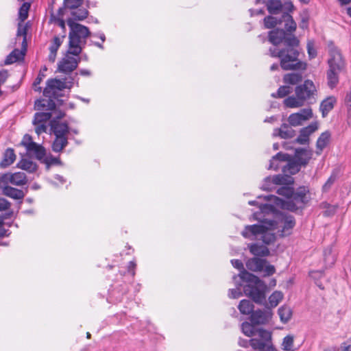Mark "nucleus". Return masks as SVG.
I'll return each mask as SVG.
<instances>
[{"instance_id":"obj_1","label":"nucleus","mask_w":351,"mask_h":351,"mask_svg":"<svg viewBox=\"0 0 351 351\" xmlns=\"http://www.w3.org/2000/svg\"><path fill=\"white\" fill-rule=\"evenodd\" d=\"M254 219L258 221L260 223L245 226L241 234L251 240H261L266 245L273 243L276 241V233L274 232L276 229H278V232H280V236L284 237L289 235L295 225L294 217L285 213L280 214L277 221L269 219L262 220L257 214L254 215Z\"/></svg>"},{"instance_id":"obj_2","label":"nucleus","mask_w":351,"mask_h":351,"mask_svg":"<svg viewBox=\"0 0 351 351\" xmlns=\"http://www.w3.org/2000/svg\"><path fill=\"white\" fill-rule=\"evenodd\" d=\"M317 88L313 81L306 80L303 84L295 88V96H289L284 100L286 107L290 108H300L305 104H312L316 101Z\"/></svg>"},{"instance_id":"obj_3","label":"nucleus","mask_w":351,"mask_h":351,"mask_svg":"<svg viewBox=\"0 0 351 351\" xmlns=\"http://www.w3.org/2000/svg\"><path fill=\"white\" fill-rule=\"evenodd\" d=\"M239 277L247 282L243 287L245 294L257 304L263 303L265 301V293L267 289L265 282L247 271H241Z\"/></svg>"},{"instance_id":"obj_4","label":"nucleus","mask_w":351,"mask_h":351,"mask_svg":"<svg viewBox=\"0 0 351 351\" xmlns=\"http://www.w3.org/2000/svg\"><path fill=\"white\" fill-rule=\"evenodd\" d=\"M67 25L70 28L69 34V52L77 56L81 53L83 47L85 46L86 39L90 36V32L87 27L75 23L72 19L67 20Z\"/></svg>"},{"instance_id":"obj_5","label":"nucleus","mask_w":351,"mask_h":351,"mask_svg":"<svg viewBox=\"0 0 351 351\" xmlns=\"http://www.w3.org/2000/svg\"><path fill=\"white\" fill-rule=\"evenodd\" d=\"M269 55L273 58H278L280 66L285 71L305 70L306 64L298 60L299 51L295 48L278 49L276 47L269 49Z\"/></svg>"},{"instance_id":"obj_6","label":"nucleus","mask_w":351,"mask_h":351,"mask_svg":"<svg viewBox=\"0 0 351 351\" xmlns=\"http://www.w3.org/2000/svg\"><path fill=\"white\" fill-rule=\"evenodd\" d=\"M308 189L306 186L299 187L296 192L294 193L291 199L283 200L275 195H266L263 198L265 200L274 203L276 206L280 207L282 209H287L291 211H295L298 208V204H304L306 203V194L308 193Z\"/></svg>"},{"instance_id":"obj_7","label":"nucleus","mask_w":351,"mask_h":351,"mask_svg":"<svg viewBox=\"0 0 351 351\" xmlns=\"http://www.w3.org/2000/svg\"><path fill=\"white\" fill-rule=\"evenodd\" d=\"M74 84V77H69L62 80L49 79L47 86L44 88L43 95L49 98H56L58 96V91L65 88L70 89Z\"/></svg>"},{"instance_id":"obj_8","label":"nucleus","mask_w":351,"mask_h":351,"mask_svg":"<svg viewBox=\"0 0 351 351\" xmlns=\"http://www.w3.org/2000/svg\"><path fill=\"white\" fill-rule=\"evenodd\" d=\"M277 160L287 162V164L282 167V171L285 173L294 175L300 171V167H302L293 158L291 157V156L289 154L279 152L276 156H273L272 159L270 160V164L268 167L269 169L278 170L279 169V166L278 165H274V162Z\"/></svg>"},{"instance_id":"obj_9","label":"nucleus","mask_w":351,"mask_h":351,"mask_svg":"<svg viewBox=\"0 0 351 351\" xmlns=\"http://www.w3.org/2000/svg\"><path fill=\"white\" fill-rule=\"evenodd\" d=\"M246 267L249 270L256 272H264L265 276H271L276 271L275 267L271 265H267L265 259L254 257L246 262Z\"/></svg>"},{"instance_id":"obj_10","label":"nucleus","mask_w":351,"mask_h":351,"mask_svg":"<svg viewBox=\"0 0 351 351\" xmlns=\"http://www.w3.org/2000/svg\"><path fill=\"white\" fill-rule=\"evenodd\" d=\"M69 52V49L64 57L58 63V71L68 74L73 71L80 62V58Z\"/></svg>"},{"instance_id":"obj_11","label":"nucleus","mask_w":351,"mask_h":351,"mask_svg":"<svg viewBox=\"0 0 351 351\" xmlns=\"http://www.w3.org/2000/svg\"><path fill=\"white\" fill-rule=\"evenodd\" d=\"M328 59V69L342 71L346 67V62L339 49L330 47Z\"/></svg>"},{"instance_id":"obj_12","label":"nucleus","mask_w":351,"mask_h":351,"mask_svg":"<svg viewBox=\"0 0 351 351\" xmlns=\"http://www.w3.org/2000/svg\"><path fill=\"white\" fill-rule=\"evenodd\" d=\"M313 116L312 109L306 108L298 112L291 114L288 117V121L291 126L296 127L302 125L305 121L311 119Z\"/></svg>"},{"instance_id":"obj_13","label":"nucleus","mask_w":351,"mask_h":351,"mask_svg":"<svg viewBox=\"0 0 351 351\" xmlns=\"http://www.w3.org/2000/svg\"><path fill=\"white\" fill-rule=\"evenodd\" d=\"M293 182V179L291 176L276 175L273 177H267L264 180L261 188L265 191H270L273 189L274 184H289Z\"/></svg>"},{"instance_id":"obj_14","label":"nucleus","mask_w":351,"mask_h":351,"mask_svg":"<svg viewBox=\"0 0 351 351\" xmlns=\"http://www.w3.org/2000/svg\"><path fill=\"white\" fill-rule=\"evenodd\" d=\"M0 181L5 184H11L16 186L26 184L27 180L26 174L23 172L7 173L0 176Z\"/></svg>"},{"instance_id":"obj_15","label":"nucleus","mask_w":351,"mask_h":351,"mask_svg":"<svg viewBox=\"0 0 351 351\" xmlns=\"http://www.w3.org/2000/svg\"><path fill=\"white\" fill-rule=\"evenodd\" d=\"M318 129L317 122L311 123L308 126L300 130V134L295 142L300 145H306L309 142V136Z\"/></svg>"},{"instance_id":"obj_16","label":"nucleus","mask_w":351,"mask_h":351,"mask_svg":"<svg viewBox=\"0 0 351 351\" xmlns=\"http://www.w3.org/2000/svg\"><path fill=\"white\" fill-rule=\"evenodd\" d=\"M0 189L4 195L14 199H22L25 197V193L22 190L12 187L9 184L3 183L1 181Z\"/></svg>"},{"instance_id":"obj_17","label":"nucleus","mask_w":351,"mask_h":351,"mask_svg":"<svg viewBox=\"0 0 351 351\" xmlns=\"http://www.w3.org/2000/svg\"><path fill=\"white\" fill-rule=\"evenodd\" d=\"M271 317V313L269 311L258 310L252 313L250 319L252 324L258 325L267 323Z\"/></svg>"},{"instance_id":"obj_18","label":"nucleus","mask_w":351,"mask_h":351,"mask_svg":"<svg viewBox=\"0 0 351 351\" xmlns=\"http://www.w3.org/2000/svg\"><path fill=\"white\" fill-rule=\"evenodd\" d=\"M313 153L311 150L305 148H298L295 151L293 158L301 165L306 166L311 158Z\"/></svg>"},{"instance_id":"obj_19","label":"nucleus","mask_w":351,"mask_h":351,"mask_svg":"<svg viewBox=\"0 0 351 351\" xmlns=\"http://www.w3.org/2000/svg\"><path fill=\"white\" fill-rule=\"evenodd\" d=\"M295 134V130L287 124H282L280 128L274 130V136H280L282 138H291Z\"/></svg>"},{"instance_id":"obj_20","label":"nucleus","mask_w":351,"mask_h":351,"mask_svg":"<svg viewBox=\"0 0 351 351\" xmlns=\"http://www.w3.org/2000/svg\"><path fill=\"white\" fill-rule=\"evenodd\" d=\"M51 127L55 136H66L69 132V126L66 123L53 121Z\"/></svg>"},{"instance_id":"obj_21","label":"nucleus","mask_w":351,"mask_h":351,"mask_svg":"<svg viewBox=\"0 0 351 351\" xmlns=\"http://www.w3.org/2000/svg\"><path fill=\"white\" fill-rule=\"evenodd\" d=\"M249 204L254 206H258L260 208V213H255V214H257V216L260 217L262 220L265 219L266 218H262L261 216L262 214H269V213H273L275 209V204H259L258 202L256 201H250ZM254 215V213L253 214ZM252 219H254V215H252Z\"/></svg>"},{"instance_id":"obj_22","label":"nucleus","mask_w":351,"mask_h":351,"mask_svg":"<svg viewBox=\"0 0 351 351\" xmlns=\"http://www.w3.org/2000/svg\"><path fill=\"white\" fill-rule=\"evenodd\" d=\"M285 38V32L283 29H276L269 33V41L275 46L282 43Z\"/></svg>"},{"instance_id":"obj_23","label":"nucleus","mask_w":351,"mask_h":351,"mask_svg":"<svg viewBox=\"0 0 351 351\" xmlns=\"http://www.w3.org/2000/svg\"><path fill=\"white\" fill-rule=\"evenodd\" d=\"M248 248L250 253L255 256L264 257L267 256L269 254V250L267 247L258 243L249 244Z\"/></svg>"},{"instance_id":"obj_24","label":"nucleus","mask_w":351,"mask_h":351,"mask_svg":"<svg viewBox=\"0 0 351 351\" xmlns=\"http://www.w3.org/2000/svg\"><path fill=\"white\" fill-rule=\"evenodd\" d=\"M330 136V133L328 131L321 134L316 143L317 154H321L323 149L329 144Z\"/></svg>"},{"instance_id":"obj_25","label":"nucleus","mask_w":351,"mask_h":351,"mask_svg":"<svg viewBox=\"0 0 351 351\" xmlns=\"http://www.w3.org/2000/svg\"><path fill=\"white\" fill-rule=\"evenodd\" d=\"M336 101L337 100L335 97H328L322 101L319 110L322 112L323 117L328 115V112L334 108Z\"/></svg>"},{"instance_id":"obj_26","label":"nucleus","mask_w":351,"mask_h":351,"mask_svg":"<svg viewBox=\"0 0 351 351\" xmlns=\"http://www.w3.org/2000/svg\"><path fill=\"white\" fill-rule=\"evenodd\" d=\"M26 150L29 154L34 155L35 157L38 160L43 159L46 155L45 148L36 143L32 144V146H30Z\"/></svg>"},{"instance_id":"obj_27","label":"nucleus","mask_w":351,"mask_h":351,"mask_svg":"<svg viewBox=\"0 0 351 351\" xmlns=\"http://www.w3.org/2000/svg\"><path fill=\"white\" fill-rule=\"evenodd\" d=\"M11 203L3 197H0V212H5L3 216L0 219L3 221L5 219L10 218L13 215V211L10 208Z\"/></svg>"},{"instance_id":"obj_28","label":"nucleus","mask_w":351,"mask_h":351,"mask_svg":"<svg viewBox=\"0 0 351 351\" xmlns=\"http://www.w3.org/2000/svg\"><path fill=\"white\" fill-rule=\"evenodd\" d=\"M16 160V155L14 154V149L11 148H8L5 150L3 158L0 162V166L2 168H5L12 165L14 160Z\"/></svg>"},{"instance_id":"obj_29","label":"nucleus","mask_w":351,"mask_h":351,"mask_svg":"<svg viewBox=\"0 0 351 351\" xmlns=\"http://www.w3.org/2000/svg\"><path fill=\"white\" fill-rule=\"evenodd\" d=\"M341 71L328 69L326 73L327 83L330 88H334L339 83V74Z\"/></svg>"},{"instance_id":"obj_30","label":"nucleus","mask_w":351,"mask_h":351,"mask_svg":"<svg viewBox=\"0 0 351 351\" xmlns=\"http://www.w3.org/2000/svg\"><path fill=\"white\" fill-rule=\"evenodd\" d=\"M266 6L271 14H277L282 10V4L280 0H269L266 3Z\"/></svg>"},{"instance_id":"obj_31","label":"nucleus","mask_w":351,"mask_h":351,"mask_svg":"<svg viewBox=\"0 0 351 351\" xmlns=\"http://www.w3.org/2000/svg\"><path fill=\"white\" fill-rule=\"evenodd\" d=\"M68 144L66 136H56L52 145V149L55 152H60Z\"/></svg>"},{"instance_id":"obj_32","label":"nucleus","mask_w":351,"mask_h":351,"mask_svg":"<svg viewBox=\"0 0 351 351\" xmlns=\"http://www.w3.org/2000/svg\"><path fill=\"white\" fill-rule=\"evenodd\" d=\"M25 56V53L22 50L14 49L6 58L5 60V64H10L16 61L23 59Z\"/></svg>"},{"instance_id":"obj_33","label":"nucleus","mask_w":351,"mask_h":351,"mask_svg":"<svg viewBox=\"0 0 351 351\" xmlns=\"http://www.w3.org/2000/svg\"><path fill=\"white\" fill-rule=\"evenodd\" d=\"M62 41L60 38L55 37L53 40V43L49 47V61L53 62L56 58L57 51L61 45Z\"/></svg>"},{"instance_id":"obj_34","label":"nucleus","mask_w":351,"mask_h":351,"mask_svg":"<svg viewBox=\"0 0 351 351\" xmlns=\"http://www.w3.org/2000/svg\"><path fill=\"white\" fill-rule=\"evenodd\" d=\"M282 22H285V28L287 32H292L296 29V23L288 13H284L281 17Z\"/></svg>"},{"instance_id":"obj_35","label":"nucleus","mask_w":351,"mask_h":351,"mask_svg":"<svg viewBox=\"0 0 351 351\" xmlns=\"http://www.w3.org/2000/svg\"><path fill=\"white\" fill-rule=\"evenodd\" d=\"M18 167L29 173H33L37 169L36 164L27 159H22L18 163Z\"/></svg>"},{"instance_id":"obj_36","label":"nucleus","mask_w":351,"mask_h":351,"mask_svg":"<svg viewBox=\"0 0 351 351\" xmlns=\"http://www.w3.org/2000/svg\"><path fill=\"white\" fill-rule=\"evenodd\" d=\"M241 313L243 315H250L253 312L254 305L248 300H242L238 306Z\"/></svg>"},{"instance_id":"obj_37","label":"nucleus","mask_w":351,"mask_h":351,"mask_svg":"<svg viewBox=\"0 0 351 351\" xmlns=\"http://www.w3.org/2000/svg\"><path fill=\"white\" fill-rule=\"evenodd\" d=\"M88 14V12L86 9L80 7L77 9L73 10L71 12L72 18L70 19H72L73 21L74 20L82 21L87 17Z\"/></svg>"},{"instance_id":"obj_38","label":"nucleus","mask_w":351,"mask_h":351,"mask_svg":"<svg viewBox=\"0 0 351 351\" xmlns=\"http://www.w3.org/2000/svg\"><path fill=\"white\" fill-rule=\"evenodd\" d=\"M51 117V113L49 112H36L34 115V119L33 120V124L37 125V123H45L48 121Z\"/></svg>"},{"instance_id":"obj_39","label":"nucleus","mask_w":351,"mask_h":351,"mask_svg":"<svg viewBox=\"0 0 351 351\" xmlns=\"http://www.w3.org/2000/svg\"><path fill=\"white\" fill-rule=\"evenodd\" d=\"M302 75L300 73H287L283 77V81L285 84H289L291 85H295L302 81Z\"/></svg>"},{"instance_id":"obj_40","label":"nucleus","mask_w":351,"mask_h":351,"mask_svg":"<svg viewBox=\"0 0 351 351\" xmlns=\"http://www.w3.org/2000/svg\"><path fill=\"white\" fill-rule=\"evenodd\" d=\"M255 324H250L249 322H243L241 324V330L244 335H245L247 337H252L256 335V328L254 326Z\"/></svg>"},{"instance_id":"obj_41","label":"nucleus","mask_w":351,"mask_h":351,"mask_svg":"<svg viewBox=\"0 0 351 351\" xmlns=\"http://www.w3.org/2000/svg\"><path fill=\"white\" fill-rule=\"evenodd\" d=\"M278 315L280 320L284 323H287L291 317L292 311L288 306H282L278 309Z\"/></svg>"},{"instance_id":"obj_42","label":"nucleus","mask_w":351,"mask_h":351,"mask_svg":"<svg viewBox=\"0 0 351 351\" xmlns=\"http://www.w3.org/2000/svg\"><path fill=\"white\" fill-rule=\"evenodd\" d=\"M283 294L280 291H274L269 298V304L270 307H276L279 302L282 300Z\"/></svg>"},{"instance_id":"obj_43","label":"nucleus","mask_w":351,"mask_h":351,"mask_svg":"<svg viewBox=\"0 0 351 351\" xmlns=\"http://www.w3.org/2000/svg\"><path fill=\"white\" fill-rule=\"evenodd\" d=\"M250 345L254 350H265L267 349V346H271L262 341L261 339L257 338H252L250 340Z\"/></svg>"},{"instance_id":"obj_44","label":"nucleus","mask_w":351,"mask_h":351,"mask_svg":"<svg viewBox=\"0 0 351 351\" xmlns=\"http://www.w3.org/2000/svg\"><path fill=\"white\" fill-rule=\"evenodd\" d=\"M47 106L49 110H53L56 108L55 103L51 100L46 101L44 99L37 100L35 102V107L37 110H40L43 108Z\"/></svg>"},{"instance_id":"obj_45","label":"nucleus","mask_w":351,"mask_h":351,"mask_svg":"<svg viewBox=\"0 0 351 351\" xmlns=\"http://www.w3.org/2000/svg\"><path fill=\"white\" fill-rule=\"evenodd\" d=\"M264 25L265 28L270 29L274 27L277 24L282 23V19H277L276 16H268L264 19Z\"/></svg>"},{"instance_id":"obj_46","label":"nucleus","mask_w":351,"mask_h":351,"mask_svg":"<svg viewBox=\"0 0 351 351\" xmlns=\"http://www.w3.org/2000/svg\"><path fill=\"white\" fill-rule=\"evenodd\" d=\"M83 2V0H64V5L66 9L72 11L81 7Z\"/></svg>"},{"instance_id":"obj_47","label":"nucleus","mask_w":351,"mask_h":351,"mask_svg":"<svg viewBox=\"0 0 351 351\" xmlns=\"http://www.w3.org/2000/svg\"><path fill=\"white\" fill-rule=\"evenodd\" d=\"M30 8V4L27 2H24L19 11V18L21 22H23L28 16V11Z\"/></svg>"},{"instance_id":"obj_48","label":"nucleus","mask_w":351,"mask_h":351,"mask_svg":"<svg viewBox=\"0 0 351 351\" xmlns=\"http://www.w3.org/2000/svg\"><path fill=\"white\" fill-rule=\"evenodd\" d=\"M284 44L287 48H294L298 46L299 40L294 36H288L285 33V38L284 39Z\"/></svg>"},{"instance_id":"obj_49","label":"nucleus","mask_w":351,"mask_h":351,"mask_svg":"<svg viewBox=\"0 0 351 351\" xmlns=\"http://www.w3.org/2000/svg\"><path fill=\"white\" fill-rule=\"evenodd\" d=\"M277 193L280 195L285 196L289 199H291L293 194V189L289 186H281L277 190Z\"/></svg>"},{"instance_id":"obj_50","label":"nucleus","mask_w":351,"mask_h":351,"mask_svg":"<svg viewBox=\"0 0 351 351\" xmlns=\"http://www.w3.org/2000/svg\"><path fill=\"white\" fill-rule=\"evenodd\" d=\"M256 336H258L259 339L264 341L267 344H268V342H269L271 339V333L269 331L262 328H258V330H256Z\"/></svg>"},{"instance_id":"obj_51","label":"nucleus","mask_w":351,"mask_h":351,"mask_svg":"<svg viewBox=\"0 0 351 351\" xmlns=\"http://www.w3.org/2000/svg\"><path fill=\"white\" fill-rule=\"evenodd\" d=\"M282 349L285 351H293V337L287 335L283 339Z\"/></svg>"},{"instance_id":"obj_52","label":"nucleus","mask_w":351,"mask_h":351,"mask_svg":"<svg viewBox=\"0 0 351 351\" xmlns=\"http://www.w3.org/2000/svg\"><path fill=\"white\" fill-rule=\"evenodd\" d=\"M291 90L292 88L289 86H282L278 88L276 94L273 93L271 95L276 97L277 95L278 97L282 98L289 95L291 92Z\"/></svg>"},{"instance_id":"obj_53","label":"nucleus","mask_w":351,"mask_h":351,"mask_svg":"<svg viewBox=\"0 0 351 351\" xmlns=\"http://www.w3.org/2000/svg\"><path fill=\"white\" fill-rule=\"evenodd\" d=\"M27 27L21 24V23H19L18 29L16 33V36H23V45H26V36H27Z\"/></svg>"},{"instance_id":"obj_54","label":"nucleus","mask_w":351,"mask_h":351,"mask_svg":"<svg viewBox=\"0 0 351 351\" xmlns=\"http://www.w3.org/2000/svg\"><path fill=\"white\" fill-rule=\"evenodd\" d=\"M336 180V176L335 174H332L329 178L327 180V181L326 182V183L323 185L322 186V191L323 192H328L331 186L333 185V184L335 183Z\"/></svg>"},{"instance_id":"obj_55","label":"nucleus","mask_w":351,"mask_h":351,"mask_svg":"<svg viewBox=\"0 0 351 351\" xmlns=\"http://www.w3.org/2000/svg\"><path fill=\"white\" fill-rule=\"evenodd\" d=\"M44 162L47 164V165L49 167L50 165H58L60 163V161L58 158L54 157L51 155L48 156H45Z\"/></svg>"},{"instance_id":"obj_56","label":"nucleus","mask_w":351,"mask_h":351,"mask_svg":"<svg viewBox=\"0 0 351 351\" xmlns=\"http://www.w3.org/2000/svg\"><path fill=\"white\" fill-rule=\"evenodd\" d=\"M307 51L309 56V58H313L317 55V51L314 48V43L311 40H309L307 43Z\"/></svg>"},{"instance_id":"obj_57","label":"nucleus","mask_w":351,"mask_h":351,"mask_svg":"<svg viewBox=\"0 0 351 351\" xmlns=\"http://www.w3.org/2000/svg\"><path fill=\"white\" fill-rule=\"evenodd\" d=\"M35 142L32 141V138L29 134H25L23 140L21 141V145H23L26 149H28L30 146H32V144H34Z\"/></svg>"},{"instance_id":"obj_58","label":"nucleus","mask_w":351,"mask_h":351,"mask_svg":"<svg viewBox=\"0 0 351 351\" xmlns=\"http://www.w3.org/2000/svg\"><path fill=\"white\" fill-rule=\"evenodd\" d=\"M4 222L2 219H0V239L4 237H8L10 234L8 230L4 228ZM0 245H5V243H0Z\"/></svg>"},{"instance_id":"obj_59","label":"nucleus","mask_w":351,"mask_h":351,"mask_svg":"<svg viewBox=\"0 0 351 351\" xmlns=\"http://www.w3.org/2000/svg\"><path fill=\"white\" fill-rule=\"evenodd\" d=\"M242 295L240 289H232L229 290L228 296L230 298H238Z\"/></svg>"},{"instance_id":"obj_60","label":"nucleus","mask_w":351,"mask_h":351,"mask_svg":"<svg viewBox=\"0 0 351 351\" xmlns=\"http://www.w3.org/2000/svg\"><path fill=\"white\" fill-rule=\"evenodd\" d=\"M35 125V132L38 135H40L42 133H44L47 130V125L45 123H37Z\"/></svg>"},{"instance_id":"obj_61","label":"nucleus","mask_w":351,"mask_h":351,"mask_svg":"<svg viewBox=\"0 0 351 351\" xmlns=\"http://www.w3.org/2000/svg\"><path fill=\"white\" fill-rule=\"evenodd\" d=\"M231 263L234 268L242 270L241 271H245L243 269V264L241 261L238 259H233L231 261Z\"/></svg>"},{"instance_id":"obj_62","label":"nucleus","mask_w":351,"mask_h":351,"mask_svg":"<svg viewBox=\"0 0 351 351\" xmlns=\"http://www.w3.org/2000/svg\"><path fill=\"white\" fill-rule=\"evenodd\" d=\"M8 77V71L5 69L0 71V86L3 84Z\"/></svg>"},{"instance_id":"obj_63","label":"nucleus","mask_w":351,"mask_h":351,"mask_svg":"<svg viewBox=\"0 0 351 351\" xmlns=\"http://www.w3.org/2000/svg\"><path fill=\"white\" fill-rule=\"evenodd\" d=\"M341 351H351V339L341 345Z\"/></svg>"},{"instance_id":"obj_64","label":"nucleus","mask_w":351,"mask_h":351,"mask_svg":"<svg viewBox=\"0 0 351 351\" xmlns=\"http://www.w3.org/2000/svg\"><path fill=\"white\" fill-rule=\"evenodd\" d=\"M345 101H346L347 105L351 106V88H350V90L349 91V93L347 94V95L346 97Z\"/></svg>"}]
</instances>
